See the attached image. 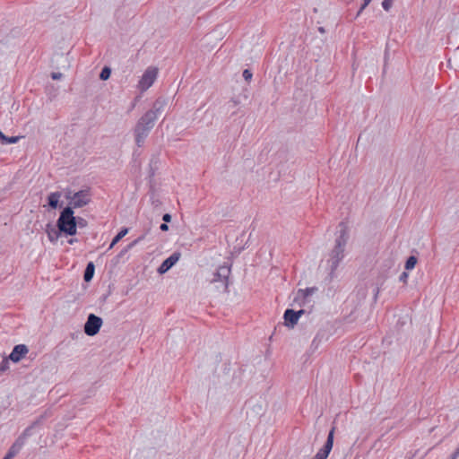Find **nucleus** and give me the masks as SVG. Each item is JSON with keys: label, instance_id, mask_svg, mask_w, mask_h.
I'll use <instances>...</instances> for the list:
<instances>
[{"label": "nucleus", "instance_id": "1", "mask_svg": "<svg viewBox=\"0 0 459 459\" xmlns=\"http://www.w3.org/2000/svg\"><path fill=\"white\" fill-rule=\"evenodd\" d=\"M334 247L330 254V258L327 261L330 273L329 276L331 279L334 277V272L339 266V264L344 258L345 247L350 238L348 226L345 222L342 221L339 223L336 231Z\"/></svg>", "mask_w": 459, "mask_h": 459}, {"label": "nucleus", "instance_id": "2", "mask_svg": "<svg viewBox=\"0 0 459 459\" xmlns=\"http://www.w3.org/2000/svg\"><path fill=\"white\" fill-rule=\"evenodd\" d=\"M156 120L153 119L152 114H143L137 121L134 129V140L138 147L143 146L145 139L153 128Z\"/></svg>", "mask_w": 459, "mask_h": 459}, {"label": "nucleus", "instance_id": "3", "mask_svg": "<svg viewBox=\"0 0 459 459\" xmlns=\"http://www.w3.org/2000/svg\"><path fill=\"white\" fill-rule=\"evenodd\" d=\"M74 213L72 207L66 206L60 212L56 221V227L59 229V231L66 236L76 234V217H74Z\"/></svg>", "mask_w": 459, "mask_h": 459}, {"label": "nucleus", "instance_id": "4", "mask_svg": "<svg viewBox=\"0 0 459 459\" xmlns=\"http://www.w3.org/2000/svg\"><path fill=\"white\" fill-rule=\"evenodd\" d=\"M230 273V268L226 265L220 266L216 272L212 273V278L210 280L212 283H220L216 288L227 291L228 290V279Z\"/></svg>", "mask_w": 459, "mask_h": 459}, {"label": "nucleus", "instance_id": "5", "mask_svg": "<svg viewBox=\"0 0 459 459\" xmlns=\"http://www.w3.org/2000/svg\"><path fill=\"white\" fill-rule=\"evenodd\" d=\"M70 199L69 205L74 208H82L88 204L91 201L90 192L88 189L80 190L73 195V196H66Z\"/></svg>", "mask_w": 459, "mask_h": 459}, {"label": "nucleus", "instance_id": "6", "mask_svg": "<svg viewBox=\"0 0 459 459\" xmlns=\"http://www.w3.org/2000/svg\"><path fill=\"white\" fill-rule=\"evenodd\" d=\"M29 351L28 347L25 344H18L15 345L10 353L8 359H4L2 360V372L4 371L7 368L8 359L13 362H19Z\"/></svg>", "mask_w": 459, "mask_h": 459}, {"label": "nucleus", "instance_id": "7", "mask_svg": "<svg viewBox=\"0 0 459 459\" xmlns=\"http://www.w3.org/2000/svg\"><path fill=\"white\" fill-rule=\"evenodd\" d=\"M102 323L101 317L94 314H90L84 324V333L89 336L96 335L100 332Z\"/></svg>", "mask_w": 459, "mask_h": 459}, {"label": "nucleus", "instance_id": "8", "mask_svg": "<svg viewBox=\"0 0 459 459\" xmlns=\"http://www.w3.org/2000/svg\"><path fill=\"white\" fill-rule=\"evenodd\" d=\"M158 71L156 68L149 67L143 73L141 80L139 81V88L142 91L149 89L156 80Z\"/></svg>", "mask_w": 459, "mask_h": 459}, {"label": "nucleus", "instance_id": "9", "mask_svg": "<svg viewBox=\"0 0 459 459\" xmlns=\"http://www.w3.org/2000/svg\"><path fill=\"white\" fill-rule=\"evenodd\" d=\"M305 311L303 309L295 311L293 309L287 308L283 314L285 325L290 328H293L297 325L301 315H303Z\"/></svg>", "mask_w": 459, "mask_h": 459}, {"label": "nucleus", "instance_id": "10", "mask_svg": "<svg viewBox=\"0 0 459 459\" xmlns=\"http://www.w3.org/2000/svg\"><path fill=\"white\" fill-rule=\"evenodd\" d=\"M180 253L174 252L168 258H166L161 264L158 267L157 272L159 274H164L169 271L179 260Z\"/></svg>", "mask_w": 459, "mask_h": 459}, {"label": "nucleus", "instance_id": "11", "mask_svg": "<svg viewBox=\"0 0 459 459\" xmlns=\"http://www.w3.org/2000/svg\"><path fill=\"white\" fill-rule=\"evenodd\" d=\"M166 105V100L162 98H159L153 102L152 108L146 111L145 114H152L153 119L157 120L163 112Z\"/></svg>", "mask_w": 459, "mask_h": 459}, {"label": "nucleus", "instance_id": "12", "mask_svg": "<svg viewBox=\"0 0 459 459\" xmlns=\"http://www.w3.org/2000/svg\"><path fill=\"white\" fill-rule=\"evenodd\" d=\"M334 431H335V427H333L328 433V436H327V438H326V441H325L324 446L318 451V453L325 455V457H328V455L333 448Z\"/></svg>", "mask_w": 459, "mask_h": 459}, {"label": "nucleus", "instance_id": "13", "mask_svg": "<svg viewBox=\"0 0 459 459\" xmlns=\"http://www.w3.org/2000/svg\"><path fill=\"white\" fill-rule=\"evenodd\" d=\"M23 445L22 444V439H16L15 442L9 448L8 452L2 459H12L19 452L22 450Z\"/></svg>", "mask_w": 459, "mask_h": 459}, {"label": "nucleus", "instance_id": "14", "mask_svg": "<svg viewBox=\"0 0 459 459\" xmlns=\"http://www.w3.org/2000/svg\"><path fill=\"white\" fill-rule=\"evenodd\" d=\"M316 290L317 288L316 287L307 288L305 290L299 289L297 292V297L295 298V300L301 299H303V302L300 305H304L307 298L313 295Z\"/></svg>", "mask_w": 459, "mask_h": 459}, {"label": "nucleus", "instance_id": "15", "mask_svg": "<svg viewBox=\"0 0 459 459\" xmlns=\"http://www.w3.org/2000/svg\"><path fill=\"white\" fill-rule=\"evenodd\" d=\"M47 234H48V239L51 241V242H56L60 234L62 232L59 231V229H56L55 227H53L51 224H48L47 225Z\"/></svg>", "mask_w": 459, "mask_h": 459}, {"label": "nucleus", "instance_id": "16", "mask_svg": "<svg viewBox=\"0 0 459 459\" xmlns=\"http://www.w3.org/2000/svg\"><path fill=\"white\" fill-rule=\"evenodd\" d=\"M61 194L59 192L50 193L48 196V204L51 209H56L58 206Z\"/></svg>", "mask_w": 459, "mask_h": 459}, {"label": "nucleus", "instance_id": "17", "mask_svg": "<svg viewBox=\"0 0 459 459\" xmlns=\"http://www.w3.org/2000/svg\"><path fill=\"white\" fill-rule=\"evenodd\" d=\"M95 273V265L93 262H89L86 265V268L83 273V279L86 282H89L92 280Z\"/></svg>", "mask_w": 459, "mask_h": 459}, {"label": "nucleus", "instance_id": "18", "mask_svg": "<svg viewBox=\"0 0 459 459\" xmlns=\"http://www.w3.org/2000/svg\"><path fill=\"white\" fill-rule=\"evenodd\" d=\"M128 232L127 228H123L112 239L108 250H110L114 247L115 245H117Z\"/></svg>", "mask_w": 459, "mask_h": 459}, {"label": "nucleus", "instance_id": "19", "mask_svg": "<svg viewBox=\"0 0 459 459\" xmlns=\"http://www.w3.org/2000/svg\"><path fill=\"white\" fill-rule=\"evenodd\" d=\"M23 136H6L2 133V145L17 143Z\"/></svg>", "mask_w": 459, "mask_h": 459}, {"label": "nucleus", "instance_id": "20", "mask_svg": "<svg viewBox=\"0 0 459 459\" xmlns=\"http://www.w3.org/2000/svg\"><path fill=\"white\" fill-rule=\"evenodd\" d=\"M34 424L27 427L22 435L17 439H22V444L24 446L25 440L31 436Z\"/></svg>", "mask_w": 459, "mask_h": 459}, {"label": "nucleus", "instance_id": "21", "mask_svg": "<svg viewBox=\"0 0 459 459\" xmlns=\"http://www.w3.org/2000/svg\"><path fill=\"white\" fill-rule=\"evenodd\" d=\"M143 238H138L134 240L130 244H128L126 247H124L118 254V257H123L130 249H132Z\"/></svg>", "mask_w": 459, "mask_h": 459}, {"label": "nucleus", "instance_id": "22", "mask_svg": "<svg viewBox=\"0 0 459 459\" xmlns=\"http://www.w3.org/2000/svg\"><path fill=\"white\" fill-rule=\"evenodd\" d=\"M417 264V257L414 255H410L405 262V269L411 270L415 267Z\"/></svg>", "mask_w": 459, "mask_h": 459}, {"label": "nucleus", "instance_id": "23", "mask_svg": "<svg viewBox=\"0 0 459 459\" xmlns=\"http://www.w3.org/2000/svg\"><path fill=\"white\" fill-rule=\"evenodd\" d=\"M111 74V69L108 66H105L102 68L100 74V79L102 81H106L110 77Z\"/></svg>", "mask_w": 459, "mask_h": 459}, {"label": "nucleus", "instance_id": "24", "mask_svg": "<svg viewBox=\"0 0 459 459\" xmlns=\"http://www.w3.org/2000/svg\"><path fill=\"white\" fill-rule=\"evenodd\" d=\"M320 342L321 338L319 337V334H316L311 342L310 349H312L313 351L316 350Z\"/></svg>", "mask_w": 459, "mask_h": 459}, {"label": "nucleus", "instance_id": "25", "mask_svg": "<svg viewBox=\"0 0 459 459\" xmlns=\"http://www.w3.org/2000/svg\"><path fill=\"white\" fill-rule=\"evenodd\" d=\"M394 0H384L382 2V7L385 11H389L393 5Z\"/></svg>", "mask_w": 459, "mask_h": 459}, {"label": "nucleus", "instance_id": "26", "mask_svg": "<svg viewBox=\"0 0 459 459\" xmlns=\"http://www.w3.org/2000/svg\"><path fill=\"white\" fill-rule=\"evenodd\" d=\"M242 75L247 82H249L252 79L253 74L249 69H245Z\"/></svg>", "mask_w": 459, "mask_h": 459}, {"label": "nucleus", "instance_id": "27", "mask_svg": "<svg viewBox=\"0 0 459 459\" xmlns=\"http://www.w3.org/2000/svg\"><path fill=\"white\" fill-rule=\"evenodd\" d=\"M87 225V221L82 217H76V228H83Z\"/></svg>", "mask_w": 459, "mask_h": 459}, {"label": "nucleus", "instance_id": "28", "mask_svg": "<svg viewBox=\"0 0 459 459\" xmlns=\"http://www.w3.org/2000/svg\"><path fill=\"white\" fill-rule=\"evenodd\" d=\"M372 0H363V4H361L359 10L358 11L357 13V17L359 16L361 14V13L363 12V10L369 4V3L371 2Z\"/></svg>", "mask_w": 459, "mask_h": 459}, {"label": "nucleus", "instance_id": "29", "mask_svg": "<svg viewBox=\"0 0 459 459\" xmlns=\"http://www.w3.org/2000/svg\"><path fill=\"white\" fill-rule=\"evenodd\" d=\"M63 77V74L59 72H53L51 73V78L53 80H59Z\"/></svg>", "mask_w": 459, "mask_h": 459}, {"label": "nucleus", "instance_id": "30", "mask_svg": "<svg viewBox=\"0 0 459 459\" xmlns=\"http://www.w3.org/2000/svg\"><path fill=\"white\" fill-rule=\"evenodd\" d=\"M408 277L409 274L406 272H403L399 276V281L405 283L407 281Z\"/></svg>", "mask_w": 459, "mask_h": 459}, {"label": "nucleus", "instance_id": "31", "mask_svg": "<svg viewBox=\"0 0 459 459\" xmlns=\"http://www.w3.org/2000/svg\"><path fill=\"white\" fill-rule=\"evenodd\" d=\"M171 215L169 213H165L163 214L162 216V220L164 221V222L168 223V222H170L171 221Z\"/></svg>", "mask_w": 459, "mask_h": 459}, {"label": "nucleus", "instance_id": "32", "mask_svg": "<svg viewBox=\"0 0 459 459\" xmlns=\"http://www.w3.org/2000/svg\"><path fill=\"white\" fill-rule=\"evenodd\" d=\"M160 230L161 231H167V230H169V226H168V224H167L166 222H164V223L160 224Z\"/></svg>", "mask_w": 459, "mask_h": 459}, {"label": "nucleus", "instance_id": "33", "mask_svg": "<svg viewBox=\"0 0 459 459\" xmlns=\"http://www.w3.org/2000/svg\"><path fill=\"white\" fill-rule=\"evenodd\" d=\"M327 457H325V455H323L322 454L320 453H316L314 459H326Z\"/></svg>", "mask_w": 459, "mask_h": 459}, {"label": "nucleus", "instance_id": "34", "mask_svg": "<svg viewBox=\"0 0 459 459\" xmlns=\"http://www.w3.org/2000/svg\"><path fill=\"white\" fill-rule=\"evenodd\" d=\"M76 241H77V239H76V238H71V239H69V240H68V243H69L70 245H73V244H74V243H75Z\"/></svg>", "mask_w": 459, "mask_h": 459}, {"label": "nucleus", "instance_id": "35", "mask_svg": "<svg viewBox=\"0 0 459 459\" xmlns=\"http://www.w3.org/2000/svg\"><path fill=\"white\" fill-rule=\"evenodd\" d=\"M318 30H319L320 32H322V33H323V32H325V29H324L323 27H319V28H318Z\"/></svg>", "mask_w": 459, "mask_h": 459}, {"label": "nucleus", "instance_id": "36", "mask_svg": "<svg viewBox=\"0 0 459 459\" xmlns=\"http://www.w3.org/2000/svg\"><path fill=\"white\" fill-rule=\"evenodd\" d=\"M459 455V447L456 449L455 453V456H457Z\"/></svg>", "mask_w": 459, "mask_h": 459}]
</instances>
